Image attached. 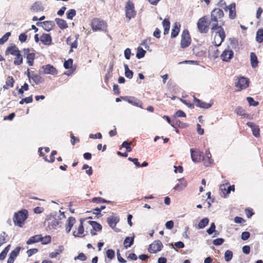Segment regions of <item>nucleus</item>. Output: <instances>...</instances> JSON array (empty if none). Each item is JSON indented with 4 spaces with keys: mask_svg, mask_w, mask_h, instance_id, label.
Here are the masks:
<instances>
[{
    "mask_svg": "<svg viewBox=\"0 0 263 263\" xmlns=\"http://www.w3.org/2000/svg\"><path fill=\"white\" fill-rule=\"evenodd\" d=\"M28 217V212L26 209H22L14 213L13 217L14 225L19 227H23Z\"/></svg>",
    "mask_w": 263,
    "mask_h": 263,
    "instance_id": "obj_1",
    "label": "nucleus"
},
{
    "mask_svg": "<svg viewBox=\"0 0 263 263\" xmlns=\"http://www.w3.org/2000/svg\"><path fill=\"white\" fill-rule=\"evenodd\" d=\"M92 30L96 31H106L107 29L106 23L99 18H93L91 22Z\"/></svg>",
    "mask_w": 263,
    "mask_h": 263,
    "instance_id": "obj_2",
    "label": "nucleus"
},
{
    "mask_svg": "<svg viewBox=\"0 0 263 263\" xmlns=\"http://www.w3.org/2000/svg\"><path fill=\"white\" fill-rule=\"evenodd\" d=\"M125 16L128 21L136 16L137 12L135 10V5L130 0H128L125 4Z\"/></svg>",
    "mask_w": 263,
    "mask_h": 263,
    "instance_id": "obj_3",
    "label": "nucleus"
},
{
    "mask_svg": "<svg viewBox=\"0 0 263 263\" xmlns=\"http://www.w3.org/2000/svg\"><path fill=\"white\" fill-rule=\"evenodd\" d=\"M192 39L190 32L187 29H184L181 33L180 47L184 49L188 47L191 44Z\"/></svg>",
    "mask_w": 263,
    "mask_h": 263,
    "instance_id": "obj_4",
    "label": "nucleus"
},
{
    "mask_svg": "<svg viewBox=\"0 0 263 263\" xmlns=\"http://www.w3.org/2000/svg\"><path fill=\"white\" fill-rule=\"evenodd\" d=\"M206 16L200 18L197 23L198 31L200 33H207L209 31L210 22L208 23Z\"/></svg>",
    "mask_w": 263,
    "mask_h": 263,
    "instance_id": "obj_5",
    "label": "nucleus"
},
{
    "mask_svg": "<svg viewBox=\"0 0 263 263\" xmlns=\"http://www.w3.org/2000/svg\"><path fill=\"white\" fill-rule=\"evenodd\" d=\"M249 80L248 79L241 77L238 78L235 82V86L237 88V91L247 88L249 86Z\"/></svg>",
    "mask_w": 263,
    "mask_h": 263,
    "instance_id": "obj_6",
    "label": "nucleus"
},
{
    "mask_svg": "<svg viewBox=\"0 0 263 263\" xmlns=\"http://www.w3.org/2000/svg\"><path fill=\"white\" fill-rule=\"evenodd\" d=\"M40 72L43 74L56 76L58 73L57 68L51 64H47L41 67Z\"/></svg>",
    "mask_w": 263,
    "mask_h": 263,
    "instance_id": "obj_7",
    "label": "nucleus"
},
{
    "mask_svg": "<svg viewBox=\"0 0 263 263\" xmlns=\"http://www.w3.org/2000/svg\"><path fill=\"white\" fill-rule=\"evenodd\" d=\"M24 56L26 57L27 59V63L28 65L31 66L33 65L34 60L35 58V54L33 50L29 48H24L23 50Z\"/></svg>",
    "mask_w": 263,
    "mask_h": 263,
    "instance_id": "obj_8",
    "label": "nucleus"
},
{
    "mask_svg": "<svg viewBox=\"0 0 263 263\" xmlns=\"http://www.w3.org/2000/svg\"><path fill=\"white\" fill-rule=\"evenodd\" d=\"M223 16V11L219 8H215L211 12L210 23L218 22Z\"/></svg>",
    "mask_w": 263,
    "mask_h": 263,
    "instance_id": "obj_9",
    "label": "nucleus"
},
{
    "mask_svg": "<svg viewBox=\"0 0 263 263\" xmlns=\"http://www.w3.org/2000/svg\"><path fill=\"white\" fill-rule=\"evenodd\" d=\"M163 248V245L162 242L158 240L154 241L152 244H151L148 249L149 252L151 253H156L161 250Z\"/></svg>",
    "mask_w": 263,
    "mask_h": 263,
    "instance_id": "obj_10",
    "label": "nucleus"
},
{
    "mask_svg": "<svg viewBox=\"0 0 263 263\" xmlns=\"http://www.w3.org/2000/svg\"><path fill=\"white\" fill-rule=\"evenodd\" d=\"M234 56L233 50L229 48L224 49L220 55L221 59L226 62H229Z\"/></svg>",
    "mask_w": 263,
    "mask_h": 263,
    "instance_id": "obj_11",
    "label": "nucleus"
},
{
    "mask_svg": "<svg viewBox=\"0 0 263 263\" xmlns=\"http://www.w3.org/2000/svg\"><path fill=\"white\" fill-rule=\"evenodd\" d=\"M225 39L224 31H221L219 33H215L214 37L213 43L216 46H219Z\"/></svg>",
    "mask_w": 263,
    "mask_h": 263,
    "instance_id": "obj_12",
    "label": "nucleus"
},
{
    "mask_svg": "<svg viewBox=\"0 0 263 263\" xmlns=\"http://www.w3.org/2000/svg\"><path fill=\"white\" fill-rule=\"evenodd\" d=\"M191 153V158L193 162H198L202 159L203 156L202 153L199 151H194L193 148L190 149Z\"/></svg>",
    "mask_w": 263,
    "mask_h": 263,
    "instance_id": "obj_13",
    "label": "nucleus"
},
{
    "mask_svg": "<svg viewBox=\"0 0 263 263\" xmlns=\"http://www.w3.org/2000/svg\"><path fill=\"white\" fill-rule=\"evenodd\" d=\"M36 25L37 26H42L45 30L49 31L52 29L54 23L52 21H45L43 22H37Z\"/></svg>",
    "mask_w": 263,
    "mask_h": 263,
    "instance_id": "obj_14",
    "label": "nucleus"
},
{
    "mask_svg": "<svg viewBox=\"0 0 263 263\" xmlns=\"http://www.w3.org/2000/svg\"><path fill=\"white\" fill-rule=\"evenodd\" d=\"M247 125L252 129L253 135L254 137L258 138L260 136V129L258 125L254 123L248 122Z\"/></svg>",
    "mask_w": 263,
    "mask_h": 263,
    "instance_id": "obj_15",
    "label": "nucleus"
},
{
    "mask_svg": "<svg viewBox=\"0 0 263 263\" xmlns=\"http://www.w3.org/2000/svg\"><path fill=\"white\" fill-rule=\"evenodd\" d=\"M194 103H195L197 107L202 108H205V109L209 108L212 106V104L211 103H208L203 102V101H201L200 100L196 98L195 96H194Z\"/></svg>",
    "mask_w": 263,
    "mask_h": 263,
    "instance_id": "obj_16",
    "label": "nucleus"
},
{
    "mask_svg": "<svg viewBox=\"0 0 263 263\" xmlns=\"http://www.w3.org/2000/svg\"><path fill=\"white\" fill-rule=\"evenodd\" d=\"M226 10H229V17L231 19H234L236 16V5L233 3L226 7Z\"/></svg>",
    "mask_w": 263,
    "mask_h": 263,
    "instance_id": "obj_17",
    "label": "nucleus"
},
{
    "mask_svg": "<svg viewBox=\"0 0 263 263\" xmlns=\"http://www.w3.org/2000/svg\"><path fill=\"white\" fill-rule=\"evenodd\" d=\"M180 27L181 25L179 22H176L173 24V28L171 30L172 38H175L178 35Z\"/></svg>",
    "mask_w": 263,
    "mask_h": 263,
    "instance_id": "obj_18",
    "label": "nucleus"
},
{
    "mask_svg": "<svg viewBox=\"0 0 263 263\" xmlns=\"http://www.w3.org/2000/svg\"><path fill=\"white\" fill-rule=\"evenodd\" d=\"M40 41L45 45H50L52 42V38L50 34L43 33L40 37Z\"/></svg>",
    "mask_w": 263,
    "mask_h": 263,
    "instance_id": "obj_19",
    "label": "nucleus"
},
{
    "mask_svg": "<svg viewBox=\"0 0 263 263\" xmlns=\"http://www.w3.org/2000/svg\"><path fill=\"white\" fill-rule=\"evenodd\" d=\"M179 182L175 186L174 189L180 191L187 186L186 181L183 178L178 180Z\"/></svg>",
    "mask_w": 263,
    "mask_h": 263,
    "instance_id": "obj_20",
    "label": "nucleus"
},
{
    "mask_svg": "<svg viewBox=\"0 0 263 263\" xmlns=\"http://www.w3.org/2000/svg\"><path fill=\"white\" fill-rule=\"evenodd\" d=\"M20 50L18 49V48L16 46V45H11L10 46H9L6 51L5 53L6 55L8 54H11L12 55H16L18 52H20Z\"/></svg>",
    "mask_w": 263,
    "mask_h": 263,
    "instance_id": "obj_21",
    "label": "nucleus"
},
{
    "mask_svg": "<svg viewBox=\"0 0 263 263\" xmlns=\"http://www.w3.org/2000/svg\"><path fill=\"white\" fill-rule=\"evenodd\" d=\"M76 222V218L73 217H70L68 218L66 224V231L67 233H69L74 224Z\"/></svg>",
    "mask_w": 263,
    "mask_h": 263,
    "instance_id": "obj_22",
    "label": "nucleus"
},
{
    "mask_svg": "<svg viewBox=\"0 0 263 263\" xmlns=\"http://www.w3.org/2000/svg\"><path fill=\"white\" fill-rule=\"evenodd\" d=\"M107 221L110 227L114 228L119 221V218L118 217L110 216L107 218Z\"/></svg>",
    "mask_w": 263,
    "mask_h": 263,
    "instance_id": "obj_23",
    "label": "nucleus"
},
{
    "mask_svg": "<svg viewBox=\"0 0 263 263\" xmlns=\"http://www.w3.org/2000/svg\"><path fill=\"white\" fill-rule=\"evenodd\" d=\"M210 24L211 25V31L212 32L216 30L217 31L216 32V33H219L221 31H224L223 29L222 28L221 25H218V22L210 23Z\"/></svg>",
    "mask_w": 263,
    "mask_h": 263,
    "instance_id": "obj_24",
    "label": "nucleus"
},
{
    "mask_svg": "<svg viewBox=\"0 0 263 263\" xmlns=\"http://www.w3.org/2000/svg\"><path fill=\"white\" fill-rule=\"evenodd\" d=\"M14 82V80L12 76H8L6 81V84L3 86V88L4 89H8L10 87H13Z\"/></svg>",
    "mask_w": 263,
    "mask_h": 263,
    "instance_id": "obj_25",
    "label": "nucleus"
},
{
    "mask_svg": "<svg viewBox=\"0 0 263 263\" xmlns=\"http://www.w3.org/2000/svg\"><path fill=\"white\" fill-rule=\"evenodd\" d=\"M250 61L251 66L253 68H256L257 67L258 61L257 60V57L254 52H251Z\"/></svg>",
    "mask_w": 263,
    "mask_h": 263,
    "instance_id": "obj_26",
    "label": "nucleus"
},
{
    "mask_svg": "<svg viewBox=\"0 0 263 263\" xmlns=\"http://www.w3.org/2000/svg\"><path fill=\"white\" fill-rule=\"evenodd\" d=\"M41 239H42V235H41V234L35 235L34 236L31 237L27 241V244L31 245L32 243L38 242L41 241Z\"/></svg>",
    "mask_w": 263,
    "mask_h": 263,
    "instance_id": "obj_27",
    "label": "nucleus"
},
{
    "mask_svg": "<svg viewBox=\"0 0 263 263\" xmlns=\"http://www.w3.org/2000/svg\"><path fill=\"white\" fill-rule=\"evenodd\" d=\"M83 221L82 219L80 220V224L78 228L77 231H74L73 232V235L74 237H80V235H82L84 232V229L83 226Z\"/></svg>",
    "mask_w": 263,
    "mask_h": 263,
    "instance_id": "obj_28",
    "label": "nucleus"
},
{
    "mask_svg": "<svg viewBox=\"0 0 263 263\" xmlns=\"http://www.w3.org/2000/svg\"><path fill=\"white\" fill-rule=\"evenodd\" d=\"M55 21L61 29H64L68 27L66 22L63 19L56 18Z\"/></svg>",
    "mask_w": 263,
    "mask_h": 263,
    "instance_id": "obj_29",
    "label": "nucleus"
},
{
    "mask_svg": "<svg viewBox=\"0 0 263 263\" xmlns=\"http://www.w3.org/2000/svg\"><path fill=\"white\" fill-rule=\"evenodd\" d=\"M134 241V236L133 237H126L124 241V246L125 249L129 248L133 245Z\"/></svg>",
    "mask_w": 263,
    "mask_h": 263,
    "instance_id": "obj_30",
    "label": "nucleus"
},
{
    "mask_svg": "<svg viewBox=\"0 0 263 263\" xmlns=\"http://www.w3.org/2000/svg\"><path fill=\"white\" fill-rule=\"evenodd\" d=\"M162 25L164 28V34L166 35L168 33L170 28V22L168 18H165L163 22Z\"/></svg>",
    "mask_w": 263,
    "mask_h": 263,
    "instance_id": "obj_31",
    "label": "nucleus"
},
{
    "mask_svg": "<svg viewBox=\"0 0 263 263\" xmlns=\"http://www.w3.org/2000/svg\"><path fill=\"white\" fill-rule=\"evenodd\" d=\"M15 57L14 60V64L15 65H20L23 63V58L22 55L21 54V51L18 52L16 55H14Z\"/></svg>",
    "mask_w": 263,
    "mask_h": 263,
    "instance_id": "obj_32",
    "label": "nucleus"
},
{
    "mask_svg": "<svg viewBox=\"0 0 263 263\" xmlns=\"http://www.w3.org/2000/svg\"><path fill=\"white\" fill-rule=\"evenodd\" d=\"M31 11L34 12H37L43 10V7L39 2H35L30 8Z\"/></svg>",
    "mask_w": 263,
    "mask_h": 263,
    "instance_id": "obj_33",
    "label": "nucleus"
},
{
    "mask_svg": "<svg viewBox=\"0 0 263 263\" xmlns=\"http://www.w3.org/2000/svg\"><path fill=\"white\" fill-rule=\"evenodd\" d=\"M64 67L66 69H71L73 67L77 68L76 65H73V60L72 59H69L68 60L65 61Z\"/></svg>",
    "mask_w": 263,
    "mask_h": 263,
    "instance_id": "obj_34",
    "label": "nucleus"
},
{
    "mask_svg": "<svg viewBox=\"0 0 263 263\" xmlns=\"http://www.w3.org/2000/svg\"><path fill=\"white\" fill-rule=\"evenodd\" d=\"M31 79L37 85L42 83L44 81L43 78L39 74L32 75Z\"/></svg>",
    "mask_w": 263,
    "mask_h": 263,
    "instance_id": "obj_35",
    "label": "nucleus"
},
{
    "mask_svg": "<svg viewBox=\"0 0 263 263\" xmlns=\"http://www.w3.org/2000/svg\"><path fill=\"white\" fill-rule=\"evenodd\" d=\"M88 223L91 225L93 229H94L96 231H100L102 230V226L96 221H89Z\"/></svg>",
    "mask_w": 263,
    "mask_h": 263,
    "instance_id": "obj_36",
    "label": "nucleus"
},
{
    "mask_svg": "<svg viewBox=\"0 0 263 263\" xmlns=\"http://www.w3.org/2000/svg\"><path fill=\"white\" fill-rule=\"evenodd\" d=\"M209 220L208 218H204L201 220L198 224V229H203L209 223Z\"/></svg>",
    "mask_w": 263,
    "mask_h": 263,
    "instance_id": "obj_37",
    "label": "nucleus"
},
{
    "mask_svg": "<svg viewBox=\"0 0 263 263\" xmlns=\"http://www.w3.org/2000/svg\"><path fill=\"white\" fill-rule=\"evenodd\" d=\"M256 40L258 43L263 41V29H259L256 33Z\"/></svg>",
    "mask_w": 263,
    "mask_h": 263,
    "instance_id": "obj_38",
    "label": "nucleus"
},
{
    "mask_svg": "<svg viewBox=\"0 0 263 263\" xmlns=\"http://www.w3.org/2000/svg\"><path fill=\"white\" fill-rule=\"evenodd\" d=\"M145 53V50H144L142 47H139L137 49L136 57L139 59H141L144 57Z\"/></svg>",
    "mask_w": 263,
    "mask_h": 263,
    "instance_id": "obj_39",
    "label": "nucleus"
},
{
    "mask_svg": "<svg viewBox=\"0 0 263 263\" xmlns=\"http://www.w3.org/2000/svg\"><path fill=\"white\" fill-rule=\"evenodd\" d=\"M124 68L125 77L128 79H132L133 77V72L129 69L128 65L126 64L124 65Z\"/></svg>",
    "mask_w": 263,
    "mask_h": 263,
    "instance_id": "obj_40",
    "label": "nucleus"
},
{
    "mask_svg": "<svg viewBox=\"0 0 263 263\" xmlns=\"http://www.w3.org/2000/svg\"><path fill=\"white\" fill-rule=\"evenodd\" d=\"M128 102L135 106L139 107L140 108H142V102L138 100L135 99L134 98H133L130 99H128Z\"/></svg>",
    "mask_w": 263,
    "mask_h": 263,
    "instance_id": "obj_41",
    "label": "nucleus"
},
{
    "mask_svg": "<svg viewBox=\"0 0 263 263\" xmlns=\"http://www.w3.org/2000/svg\"><path fill=\"white\" fill-rule=\"evenodd\" d=\"M235 112L237 115H238L239 116H240L245 117L246 116V115H247L246 114L245 110L244 109H243L240 106H238L236 108V109L235 110Z\"/></svg>",
    "mask_w": 263,
    "mask_h": 263,
    "instance_id": "obj_42",
    "label": "nucleus"
},
{
    "mask_svg": "<svg viewBox=\"0 0 263 263\" xmlns=\"http://www.w3.org/2000/svg\"><path fill=\"white\" fill-rule=\"evenodd\" d=\"M132 143V142L124 141L121 145V147H125L127 152H130L132 151V148L130 147Z\"/></svg>",
    "mask_w": 263,
    "mask_h": 263,
    "instance_id": "obj_43",
    "label": "nucleus"
},
{
    "mask_svg": "<svg viewBox=\"0 0 263 263\" xmlns=\"http://www.w3.org/2000/svg\"><path fill=\"white\" fill-rule=\"evenodd\" d=\"M76 15V11L74 9H71L66 12L67 18L69 20H72L73 17Z\"/></svg>",
    "mask_w": 263,
    "mask_h": 263,
    "instance_id": "obj_44",
    "label": "nucleus"
},
{
    "mask_svg": "<svg viewBox=\"0 0 263 263\" xmlns=\"http://www.w3.org/2000/svg\"><path fill=\"white\" fill-rule=\"evenodd\" d=\"M91 201L94 203H109V201H107L101 197H94L92 199Z\"/></svg>",
    "mask_w": 263,
    "mask_h": 263,
    "instance_id": "obj_45",
    "label": "nucleus"
},
{
    "mask_svg": "<svg viewBox=\"0 0 263 263\" xmlns=\"http://www.w3.org/2000/svg\"><path fill=\"white\" fill-rule=\"evenodd\" d=\"M51 241V238L49 235H46L45 237L42 236V239L41 241L43 245H47Z\"/></svg>",
    "mask_w": 263,
    "mask_h": 263,
    "instance_id": "obj_46",
    "label": "nucleus"
},
{
    "mask_svg": "<svg viewBox=\"0 0 263 263\" xmlns=\"http://www.w3.org/2000/svg\"><path fill=\"white\" fill-rule=\"evenodd\" d=\"M11 35V33L8 32L5 33L1 39H0V44H3L4 43L7 42Z\"/></svg>",
    "mask_w": 263,
    "mask_h": 263,
    "instance_id": "obj_47",
    "label": "nucleus"
},
{
    "mask_svg": "<svg viewBox=\"0 0 263 263\" xmlns=\"http://www.w3.org/2000/svg\"><path fill=\"white\" fill-rule=\"evenodd\" d=\"M247 100L250 106H256L259 104L258 102L255 101L254 99L251 97H247Z\"/></svg>",
    "mask_w": 263,
    "mask_h": 263,
    "instance_id": "obj_48",
    "label": "nucleus"
},
{
    "mask_svg": "<svg viewBox=\"0 0 263 263\" xmlns=\"http://www.w3.org/2000/svg\"><path fill=\"white\" fill-rule=\"evenodd\" d=\"M233 257V253L231 251L227 250L224 253V259L226 261H230Z\"/></svg>",
    "mask_w": 263,
    "mask_h": 263,
    "instance_id": "obj_49",
    "label": "nucleus"
},
{
    "mask_svg": "<svg viewBox=\"0 0 263 263\" xmlns=\"http://www.w3.org/2000/svg\"><path fill=\"white\" fill-rule=\"evenodd\" d=\"M227 189H229V185L228 184H222L220 186V190L224 196L230 193H227L228 192Z\"/></svg>",
    "mask_w": 263,
    "mask_h": 263,
    "instance_id": "obj_50",
    "label": "nucleus"
},
{
    "mask_svg": "<svg viewBox=\"0 0 263 263\" xmlns=\"http://www.w3.org/2000/svg\"><path fill=\"white\" fill-rule=\"evenodd\" d=\"M21 248L16 247L14 250H13L10 254V256L15 259L17 256L18 255Z\"/></svg>",
    "mask_w": 263,
    "mask_h": 263,
    "instance_id": "obj_51",
    "label": "nucleus"
},
{
    "mask_svg": "<svg viewBox=\"0 0 263 263\" xmlns=\"http://www.w3.org/2000/svg\"><path fill=\"white\" fill-rule=\"evenodd\" d=\"M106 256L109 259H112L115 258V251L112 249L107 250L106 251Z\"/></svg>",
    "mask_w": 263,
    "mask_h": 263,
    "instance_id": "obj_52",
    "label": "nucleus"
},
{
    "mask_svg": "<svg viewBox=\"0 0 263 263\" xmlns=\"http://www.w3.org/2000/svg\"><path fill=\"white\" fill-rule=\"evenodd\" d=\"M7 235L5 232L0 234V247L6 242V237Z\"/></svg>",
    "mask_w": 263,
    "mask_h": 263,
    "instance_id": "obj_53",
    "label": "nucleus"
},
{
    "mask_svg": "<svg viewBox=\"0 0 263 263\" xmlns=\"http://www.w3.org/2000/svg\"><path fill=\"white\" fill-rule=\"evenodd\" d=\"M216 226L215 225V223L214 222H212L211 224L210 227L207 229L206 232L211 235L215 231Z\"/></svg>",
    "mask_w": 263,
    "mask_h": 263,
    "instance_id": "obj_54",
    "label": "nucleus"
},
{
    "mask_svg": "<svg viewBox=\"0 0 263 263\" xmlns=\"http://www.w3.org/2000/svg\"><path fill=\"white\" fill-rule=\"evenodd\" d=\"M87 259L86 256L83 253H80L79 255L74 257V260L79 259L82 261H85Z\"/></svg>",
    "mask_w": 263,
    "mask_h": 263,
    "instance_id": "obj_55",
    "label": "nucleus"
},
{
    "mask_svg": "<svg viewBox=\"0 0 263 263\" xmlns=\"http://www.w3.org/2000/svg\"><path fill=\"white\" fill-rule=\"evenodd\" d=\"M224 239L223 238H218L214 239L213 243L215 246H219L222 245Z\"/></svg>",
    "mask_w": 263,
    "mask_h": 263,
    "instance_id": "obj_56",
    "label": "nucleus"
},
{
    "mask_svg": "<svg viewBox=\"0 0 263 263\" xmlns=\"http://www.w3.org/2000/svg\"><path fill=\"white\" fill-rule=\"evenodd\" d=\"M250 236V233L249 232L246 231V232H243L242 233L241 235V238L243 240H246L248 239H249Z\"/></svg>",
    "mask_w": 263,
    "mask_h": 263,
    "instance_id": "obj_57",
    "label": "nucleus"
},
{
    "mask_svg": "<svg viewBox=\"0 0 263 263\" xmlns=\"http://www.w3.org/2000/svg\"><path fill=\"white\" fill-rule=\"evenodd\" d=\"M89 137L91 139H102V134L100 133H98L96 134H91Z\"/></svg>",
    "mask_w": 263,
    "mask_h": 263,
    "instance_id": "obj_58",
    "label": "nucleus"
},
{
    "mask_svg": "<svg viewBox=\"0 0 263 263\" xmlns=\"http://www.w3.org/2000/svg\"><path fill=\"white\" fill-rule=\"evenodd\" d=\"M128 160L133 162L136 165V166L137 167H141V164L138 162V159L137 158H133L131 157H129L128 158Z\"/></svg>",
    "mask_w": 263,
    "mask_h": 263,
    "instance_id": "obj_59",
    "label": "nucleus"
},
{
    "mask_svg": "<svg viewBox=\"0 0 263 263\" xmlns=\"http://www.w3.org/2000/svg\"><path fill=\"white\" fill-rule=\"evenodd\" d=\"M38 252V249L36 248L31 249L27 251L28 256H31L32 255Z\"/></svg>",
    "mask_w": 263,
    "mask_h": 263,
    "instance_id": "obj_60",
    "label": "nucleus"
},
{
    "mask_svg": "<svg viewBox=\"0 0 263 263\" xmlns=\"http://www.w3.org/2000/svg\"><path fill=\"white\" fill-rule=\"evenodd\" d=\"M71 138V143L72 145H74L76 142H79V139L78 138L75 137L73 134H70Z\"/></svg>",
    "mask_w": 263,
    "mask_h": 263,
    "instance_id": "obj_61",
    "label": "nucleus"
},
{
    "mask_svg": "<svg viewBox=\"0 0 263 263\" xmlns=\"http://www.w3.org/2000/svg\"><path fill=\"white\" fill-rule=\"evenodd\" d=\"M27 37V35L25 33H22L19 35L18 39L22 43H23L26 41Z\"/></svg>",
    "mask_w": 263,
    "mask_h": 263,
    "instance_id": "obj_62",
    "label": "nucleus"
},
{
    "mask_svg": "<svg viewBox=\"0 0 263 263\" xmlns=\"http://www.w3.org/2000/svg\"><path fill=\"white\" fill-rule=\"evenodd\" d=\"M131 51L129 48H126L124 50V56L125 58L127 60H129L130 57Z\"/></svg>",
    "mask_w": 263,
    "mask_h": 263,
    "instance_id": "obj_63",
    "label": "nucleus"
},
{
    "mask_svg": "<svg viewBox=\"0 0 263 263\" xmlns=\"http://www.w3.org/2000/svg\"><path fill=\"white\" fill-rule=\"evenodd\" d=\"M165 227L169 230L173 229L174 227V222L172 220L167 221L165 223Z\"/></svg>",
    "mask_w": 263,
    "mask_h": 263,
    "instance_id": "obj_64",
    "label": "nucleus"
}]
</instances>
